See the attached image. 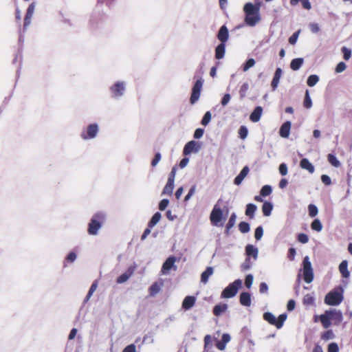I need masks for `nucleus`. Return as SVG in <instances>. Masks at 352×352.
<instances>
[{
    "label": "nucleus",
    "mask_w": 352,
    "mask_h": 352,
    "mask_svg": "<svg viewBox=\"0 0 352 352\" xmlns=\"http://www.w3.org/2000/svg\"><path fill=\"white\" fill-rule=\"evenodd\" d=\"M105 219V214L102 212L94 214L88 223L87 232L90 235H97Z\"/></svg>",
    "instance_id": "f257e3e1"
},
{
    "label": "nucleus",
    "mask_w": 352,
    "mask_h": 352,
    "mask_svg": "<svg viewBox=\"0 0 352 352\" xmlns=\"http://www.w3.org/2000/svg\"><path fill=\"white\" fill-rule=\"evenodd\" d=\"M126 87V82L125 81H116L109 87L111 97L116 100L121 98L125 94Z\"/></svg>",
    "instance_id": "f03ea898"
},
{
    "label": "nucleus",
    "mask_w": 352,
    "mask_h": 352,
    "mask_svg": "<svg viewBox=\"0 0 352 352\" xmlns=\"http://www.w3.org/2000/svg\"><path fill=\"white\" fill-rule=\"evenodd\" d=\"M242 286V280L236 279L233 283H230L221 292V298H230L236 296L239 289Z\"/></svg>",
    "instance_id": "7ed1b4c3"
},
{
    "label": "nucleus",
    "mask_w": 352,
    "mask_h": 352,
    "mask_svg": "<svg viewBox=\"0 0 352 352\" xmlns=\"http://www.w3.org/2000/svg\"><path fill=\"white\" fill-rule=\"evenodd\" d=\"M222 199H219L210 212V220L214 226H218L223 218V210L220 205Z\"/></svg>",
    "instance_id": "20e7f679"
},
{
    "label": "nucleus",
    "mask_w": 352,
    "mask_h": 352,
    "mask_svg": "<svg viewBox=\"0 0 352 352\" xmlns=\"http://www.w3.org/2000/svg\"><path fill=\"white\" fill-rule=\"evenodd\" d=\"M343 289L340 288V291L333 290L329 292L325 298L324 302L327 305L337 306L343 300Z\"/></svg>",
    "instance_id": "39448f33"
},
{
    "label": "nucleus",
    "mask_w": 352,
    "mask_h": 352,
    "mask_svg": "<svg viewBox=\"0 0 352 352\" xmlns=\"http://www.w3.org/2000/svg\"><path fill=\"white\" fill-rule=\"evenodd\" d=\"M99 131L98 124L96 123L89 124L80 133V138L84 140H92L96 138Z\"/></svg>",
    "instance_id": "423d86ee"
},
{
    "label": "nucleus",
    "mask_w": 352,
    "mask_h": 352,
    "mask_svg": "<svg viewBox=\"0 0 352 352\" xmlns=\"http://www.w3.org/2000/svg\"><path fill=\"white\" fill-rule=\"evenodd\" d=\"M303 278L307 283H310L314 280V271L308 256L303 258Z\"/></svg>",
    "instance_id": "0eeeda50"
},
{
    "label": "nucleus",
    "mask_w": 352,
    "mask_h": 352,
    "mask_svg": "<svg viewBox=\"0 0 352 352\" xmlns=\"http://www.w3.org/2000/svg\"><path fill=\"white\" fill-rule=\"evenodd\" d=\"M203 84L204 80L201 78H198L194 84L190 98V102L192 104L197 102L199 99Z\"/></svg>",
    "instance_id": "6e6552de"
},
{
    "label": "nucleus",
    "mask_w": 352,
    "mask_h": 352,
    "mask_svg": "<svg viewBox=\"0 0 352 352\" xmlns=\"http://www.w3.org/2000/svg\"><path fill=\"white\" fill-rule=\"evenodd\" d=\"M177 258L175 256H168L162 265L161 272L163 275H168L170 270L176 271L177 267L175 265Z\"/></svg>",
    "instance_id": "1a4fd4ad"
},
{
    "label": "nucleus",
    "mask_w": 352,
    "mask_h": 352,
    "mask_svg": "<svg viewBox=\"0 0 352 352\" xmlns=\"http://www.w3.org/2000/svg\"><path fill=\"white\" fill-rule=\"evenodd\" d=\"M200 145L195 140H191L186 144L184 146L183 153L185 155H190L192 153H198L200 150Z\"/></svg>",
    "instance_id": "9d476101"
},
{
    "label": "nucleus",
    "mask_w": 352,
    "mask_h": 352,
    "mask_svg": "<svg viewBox=\"0 0 352 352\" xmlns=\"http://www.w3.org/2000/svg\"><path fill=\"white\" fill-rule=\"evenodd\" d=\"M217 38L220 41V43H224L227 42L229 38L228 29L226 25H222L217 33Z\"/></svg>",
    "instance_id": "9b49d317"
},
{
    "label": "nucleus",
    "mask_w": 352,
    "mask_h": 352,
    "mask_svg": "<svg viewBox=\"0 0 352 352\" xmlns=\"http://www.w3.org/2000/svg\"><path fill=\"white\" fill-rule=\"evenodd\" d=\"M328 311L331 320L335 322L336 324H339L343 319L342 313L340 310L335 309H330Z\"/></svg>",
    "instance_id": "f8f14e48"
},
{
    "label": "nucleus",
    "mask_w": 352,
    "mask_h": 352,
    "mask_svg": "<svg viewBox=\"0 0 352 352\" xmlns=\"http://www.w3.org/2000/svg\"><path fill=\"white\" fill-rule=\"evenodd\" d=\"M135 267H129L127 270L117 278L116 282L118 284H122L127 281L129 278L133 275Z\"/></svg>",
    "instance_id": "ddd939ff"
},
{
    "label": "nucleus",
    "mask_w": 352,
    "mask_h": 352,
    "mask_svg": "<svg viewBox=\"0 0 352 352\" xmlns=\"http://www.w3.org/2000/svg\"><path fill=\"white\" fill-rule=\"evenodd\" d=\"M317 316H315V322L317 321ZM318 318L324 328L327 329L331 325V320L327 310L323 314L319 316Z\"/></svg>",
    "instance_id": "4468645a"
},
{
    "label": "nucleus",
    "mask_w": 352,
    "mask_h": 352,
    "mask_svg": "<svg viewBox=\"0 0 352 352\" xmlns=\"http://www.w3.org/2000/svg\"><path fill=\"white\" fill-rule=\"evenodd\" d=\"M243 11L246 15H254V14H260L258 12V6H254L253 3L248 2L244 5Z\"/></svg>",
    "instance_id": "2eb2a0df"
},
{
    "label": "nucleus",
    "mask_w": 352,
    "mask_h": 352,
    "mask_svg": "<svg viewBox=\"0 0 352 352\" xmlns=\"http://www.w3.org/2000/svg\"><path fill=\"white\" fill-rule=\"evenodd\" d=\"M196 297L193 296H187L184 298L182 302V308L184 310L190 309L195 304Z\"/></svg>",
    "instance_id": "dca6fc26"
},
{
    "label": "nucleus",
    "mask_w": 352,
    "mask_h": 352,
    "mask_svg": "<svg viewBox=\"0 0 352 352\" xmlns=\"http://www.w3.org/2000/svg\"><path fill=\"white\" fill-rule=\"evenodd\" d=\"M292 123L290 121L284 122L279 130L280 135L283 138H287L289 135Z\"/></svg>",
    "instance_id": "f3484780"
},
{
    "label": "nucleus",
    "mask_w": 352,
    "mask_h": 352,
    "mask_svg": "<svg viewBox=\"0 0 352 352\" xmlns=\"http://www.w3.org/2000/svg\"><path fill=\"white\" fill-rule=\"evenodd\" d=\"M250 171V169L248 166H244L239 174L234 178V184L235 185H240L244 178L248 175V173Z\"/></svg>",
    "instance_id": "a211bd4d"
},
{
    "label": "nucleus",
    "mask_w": 352,
    "mask_h": 352,
    "mask_svg": "<svg viewBox=\"0 0 352 352\" xmlns=\"http://www.w3.org/2000/svg\"><path fill=\"white\" fill-rule=\"evenodd\" d=\"M282 73H283V71H282L281 68H280V67L276 68L274 75V77H273V79L271 82V86L274 91L276 90V88L278 87Z\"/></svg>",
    "instance_id": "6ab92c4d"
},
{
    "label": "nucleus",
    "mask_w": 352,
    "mask_h": 352,
    "mask_svg": "<svg viewBox=\"0 0 352 352\" xmlns=\"http://www.w3.org/2000/svg\"><path fill=\"white\" fill-rule=\"evenodd\" d=\"M263 113V108L260 106L256 107L250 116V120L253 122H257L260 120Z\"/></svg>",
    "instance_id": "aec40b11"
},
{
    "label": "nucleus",
    "mask_w": 352,
    "mask_h": 352,
    "mask_svg": "<svg viewBox=\"0 0 352 352\" xmlns=\"http://www.w3.org/2000/svg\"><path fill=\"white\" fill-rule=\"evenodd\" d=\"M338 269L343 278H348L350 276V272L348 270V261L346 260H343L340 263Z\"/></svg>",
    "instance_id": "412c9836"
},
{
    "label": "nucleus",
    "mask_w": 352,
    "mask_h": 352,
    "mask_svg": "<svg viewBox=\"0 0 352 352\" xmlns=\"http://www.w3.org/2000/svg\"><path fill=\"white\" fill-rule=\"evenodd\" d=\"M245 253L247 257L252 256L254 260L258 258V248L253 245L248 244L245 247Z\"/></svg>",
    "instance_id": "4be33fe9"
},
{
    "label": "nucleus",
    "mask_w": 352,
    "mask_h": 352,
    "mask_svg": "<svg viewBox=\"0 0 352 352\" xmlns=\"http://www.w3.org/2000/svg\"><path fill=\"white\" fill-rule=\"evenodd\" d=\"M239 301L242 305L250 307L251 305L250 294L246 292H241L239 296Z\"/></svg>",
    "instance_id": "5701e85b"
},
{
    "label": "nucleus",
    "mask_w": 352,
    "mask_h": 352,
    "mask_svg": "<svg viewBox=\"0 0 352 352\" xmlns=\"http://www.w3.org/2000/svg\"><path fill=\"white\" fill-rule=\"evenodd\" d=\"M261 20L260 14L246 15L245 17V22L250 27L255 26L256 24Z\"/></svg>",
    "instance_id": "b1692460"
},
{
    "label": "nucleus",
    "mask_w": 352,
    "mask_h": 352,
    "mask_svg": "<svg viewBox=\"0 0 352 352\" xmlns=\"http://www.w3.org/2000/svg\"><path fill=\"white\" fill-rule=\"evenodd\" d=\"M300 166L307 170L309 173H313L315 170L314 165L307 158H302L300 162Z\"/></svg>",
    "instance_id": "393cba45"
},
{
    "label": "nucleus",
    "mask_w": 352,
    "mask_h": 352,
    "mask_svg": "<svg viewBox=\"0 0 352 352\" xmlns=\"http://www.w3.org/2000/svg\"><path fill=\"white\" fill-rule=\"evenodd\" d=\"M226 53V44L219 43L215 48V58L220 60L223 58Z\"/></svg>",
    "instance_id": "a878e982"
},
{
    "label": "nucleus",
    "mask_w": 352,
    "mask_h": 352,
    "mask_svg": "<svg viewBox=\"0 0 352 352\" xmlns=\"http://www.w3.org/2000/svg\"><path fill=\"white\" fill-rule=\"evenodd\" d=\"M214 270L212 267H207L204 272L201 273V281L206 284L208 283L209 277L213 274Z\"/></svg>",
    "instance_id": "bb28decb"
},
{
    "label": "nucleus",
    "mask_w": 352,
    "mask_h": 352,
    "mask_svg": "<svg viewBox=\"0 0 352 352\" xmlns=\"http://www.w3.org/2000/svg\"><path fill=\"white\" fill-rule=\"evenodd\" d=\"M228 305L224 303L216 305L213 308V314L216 316H219L228 309Z\"/></svg>",
    "instance_id": "cd10ccee"
},
{
    "label": "nucleus",
    "mask_w": 352,
    "mask_h": 352,
    "mask_svg": "<svg viewBox=\"0 0 352 352\" xmlns=\"http://www.w3.org/2000/svg\"><path fill=\"white\" fill-rule=\"evenodd\" d=\"M304 59L302 58H294L290 63V67L294 71L298 70L302 65Z\"/></svg>",
    "instance_id": "c85d7f7f"
},
{
    "label": "nucleus",
    "mask_w": 352,
    "mask_h": 352,
    "mask_svg": "<svg viewBox=\"0 0 352 352\" xmlns=\"http://www.w3.org/2000/svg\"><path fill=\"white\" fill-rule=\"evenodd\" d=\"M273 210V204L270 201H265L262 206V211L263 215L265 217H269L272 211Z\"/></svg>",
    "instance_id": "c756f323"
},
{
    "label": "nucleus",
    "mask_w": 352,
    "mask_h": 352,
    "mask_svg": "<svg viewBox=\"0 0 352 352\" xmlns=\"http://www.w3.org/2000/svg\"><path fill=\"white\" fill-rule=\"evenodd\" d=\"M257 207L254 204H248L246 206L245 214L250 219L254 218Z\"/></svg>",
    "instance_id": "7c9ffc66"
},
{
    "label": "nucleus",
    "mask_w": 352,
    "mask_h": 352,
    "mask_svg": "<svg viewBox=\"0 0 352 352\" xmlns=\"http://www.w3.org/2000/svg\"><path fill=\"white\" fill-rule=\"evenodd\" d=\"M263 319L268 322L270 324L276 327L277 319L275 316L271 312H265L263 314Z\"/></svg>",
    "instance_id": "2f4dec72"
},
{
    "label": "nucleus",
    "mask_w": 352,
    "mask_h": 352,
    "mask_svg": "<svg viewBox=\"0 0 352 352\" xmlns=\"http://www.w3.org/2000/svg\"><path fill=\"white\" fill-rule=\"evenodd\" d=\"M162 214L160 212H155L150 219L148 225L150 228H153L161 219Z\"/></svg>",
    "instance_id": "473e14b6"
},
{
    "label": "nucleus",
    "mask_w": 352,
    "mask_h": 352,
    "mask_svg": "<svg viewBox=\"0 0 352 352\" xmlns=\"http://www.w3.org/2000/svg\"><path fill=\"white\" fill-rule=\"evenodd\" d=\"M174 189V182L167 181L166 186H164L162 195H171Z\"/></svg>",
    "instance_id": "72a5a7b5"
},
{
    "label": "nucleus",
    "mask_w": 352,
    "mask_h": 352,
    "mask_svg": "<svg viewBox=\"0 0 352 352\" xmlns=\"http://www.w3.org/2000/svg\"><path fill=\"white\" fill-rule=\"evenodd\" d=\"M328 162L334 167L338 168L340 166V161L337 159L335 155L329 153L327 155Z\"/></svg>",
    "instance_id": "f704fd0d"
},
{
    "label": "nucleus",
    "mask_w": 352,
    "mask_h": 352,
    "mask_svg": "<svg viewBox=\"0 0 352 352\" xmlns=\"http://www.w3.org/2000/svg\"><path fill=\"white\" fill-rule=\"evenodd\" d=\"M160 285L157 282H155L153 283L149 287V294L151 296H155L160 292Z\"/></svg>",
    "instance_id": "c9c22d12"
},
{
    "label": "nucleus",
    "mask_w": 352,
    "mask_h": 352,
    "mask_svg": "<svg viewBox=\"0 0 352 352\" xmlns=\"http://www.w3.org/2000/svg\"><path fill=\"white\" fill-rule=\"evenodd\" d=\"M319 81V76L316 74L310 75L307 80V85L309 87L315 86Z\"/></svg>",
    "instance_id": "e433bc0d"
},
{
    "label": "nucleus",
    "mask_w": 352,
    "mask_h": 352,
    "mask_svg": "<svg viewBox=\"0 0 352 352\" xmlns=\"http://www.w3.org/2000/svg\"><path fill=\"white\" fill-rule=\"evenodd\" d=\"M311 228L313 230L320 232L322 230V224L320 219H315L311 224Z\"/></svg>",
    "instance_id": "4c0bfd02"
},
{
    "label": "nucleus",
    "mask_w": 352,
    "mask_h": 352,
    "mask_svg": "<svg viewBox=\"0 0 352 352\" xmlns=\"http://www.w3.org/2000/svg\"><path fill=\"white\" fill-rule=\"evenodd\" d=\"M303 105L306 109H310L312 107V101L308 90L305 91Z\"/></svg>",
    "instance_id": "58836bf2"
},
{
    "label": "nucleus",
    "mask_w": 352,
    "mask_h": 352,
    "mask_svg": "<svg viewBox=\"0 0 352 352\" xmlns=\"http://www.w3.org/2000/svg\"><path fill=\"white\" fill-rule=\"evenodd\" d=\"M272 192V188L270 185L263 186L260 191V194L263 197H267L270 195Z\"/></svg>",
    "instance_id": "ea45409f"
},
{
    "label": "nucleus",
    "mask_w": 352,
    "mask_h": 352,
    "mask_svg": "<svg viewBox=\"0 0 352 352\" xmlns=\"http://www.w3.org/2000/svg\"><path fill=\"white\" fill-rule=\"evenodd\" d=\"M239 230L241 233H248L250 230V224L245 221H241L239 224Z\"/></svg>",
    "instance_id": "a19ab883"
},
{
    "label": "nucleus",
    "mask_w": 352,
    "mask_h": 352,
    "mask_svg": "<svg viewBox=\"0 0 352 352\" xmlns=\"http://www.w3.org/2000/svg\"><path fill=\"white\" fill-rule=\"evenodd\" d=\"M335 335L332 330H327L321 335V339L323 340H329L333 339Z\"/></svg>",
    "instance_id": "79ce46f5"
},
{
    "label": "nucleus",
    "mask_w": 352,
    "mask_h": 352,
    "mask_svg": "<svg viewBox=\"0 0 352 352\" xmlns=\"http://www.w3.org/2000/svg\"><path fill=\"white\" fill-rule=\"evenodd\" d=\"M309 215L311 217H316L318 213V209L314 204H309L308 206Z\"/></svg>",
    "instance_id": "37998d69"
},
{
    "label": "nucleus",
    "mask_w": 352,
    "mask_h": 352,
    "mask_svg": "<svg viewBox=\"0 0 352 352\" xmlns=\"http://www.w3.org/2000/svg\"><path fill=\"white\" fill-rule=\"evenodd\" d=\"M255 60L252 58H249L246 60V62L243 65V71L246 72L250 68L252 67L255 65Z\"/></svg>",
    "instance_id": "c03bdc74"
},
{
    "label": "nucleus",
    "mask_w": 352,
    "mask_h": 352,
    "mask_svg": "<svg viewBox=\"0 0 352 352\" xmlns=\"http://www.w3.org/2000/svg\"><path fill=\"white\" fill-rule=\"evenodd\" d=\"M287 314L285 313L280 314L277 319L276 328L280 329L287 319Z\"/></svg>",
    "instance_id": "a18cd8bd"
},
{
    "label": "nucleus",
    "mask_w": 352,
    "mask_h": 352,
    "mask_svg": "<svg viewBox=\"0 0 352 352\" xmlns=\"http://www.w3.org/2000/svg\"><path fill=\"white\" fill-rule=\"evenodd\" d=\"M248 89H249V84L248 82H244L241 86L240 90H239V94H240L241 98H243L245 97L246 93Z\"/></svg>",
    "instance_id": "49530a36"
},
{
    "label": "nucleus",
    "mask_w": 352,
    "mask_h": 352,
    "mask_svg": "<svg viewBox=\"0 0 352 352\" xmlns=\"http://www.w3.org/2000/svg\"><path fill=\"white\" fill-rule=\"evenodd\" d=\"M77 258L76 253L74 251H71L65 257V262L74 263Z\"/></svg>",
    "instance_id": "de8ad7c7"
},
{
    "label": "nucleus",
    "mask_w": 352,
    "mask_h": 352,
    "mask_svg": "<svg viewBox=\"0 0 352 352\" xmlns=\"http://www.w3.org/2000/svg\"><path fill=\"white\" fill-rule=\"evenodd\" d=\"M248 134V129L245 126H241L239 129V135L240 138L244 140L247 138Z\"/></svg>",
    "instance_id": "09e8293b"
},
{
    "label": "nucleus",
    "mask_w": 352,
    "mask_h": 352,
    "mask_svg": "<svg viewBox=\"0 0 352 352\" xmlns=\"http://www.w3.org/2000/svg\"><path fill=\"white\" fill-rule=\"evenodd\" d=\"M211 117V113L210 111H206L202 118L201 122V124L204 126H207L210 122Z\"/></svg>",
    "instance_id": "8fccbe9b"
},
{
    "label": "nucleus",
    "mask_w": 352,
    "mask_h": 352,
    "mask_svg": "<svg viewBox=\"0 0 352 352\" xmlns=\"http://www.w3.org/2000/svg\"><path fill=\"white\" fill-rule=\"evenodd\" d=\"M236 220V214L235 212L231 214L229 220L226 224L228 228H232L234 226Z\"/></svg>",
    "instance_id": "3c124183"
},
{
    "label": "nucleus",
    "mask_w": 352,
    "mask_h": 352,
    "mask_svg": "<svg viewBox=\"0 0 352 352\" xmlns=\"http://www.w3.org/2000/svg\"><path fill=\"white\" fill-rule=\"evenodd\" d=\"M314 303V298L311 294H307L304 296L303 304L306 305H311Z\"/></svg>",
    "instance_id": "603ef678"
},
{
    "label": "nucleus",
    "mask_w": 352,
    "mask_h": 352,
    "mask_svg": "<svg viewBox=\"0 0 352 352\" xmlns=\"http://www.w3.org/2000/svg\"><path fill=\"white\" fill-rule=\"evenodd\" d=\"M341 51L343 54V58L344 60H348L351 56V50L346 47H342Z\"/></svg>",
    "instance_id": "864d4df0"
},
{
    "label": "nucleus",
    "mask_w": 352,
    "mask_h": 352,
    "mask_svg": "<svg viewBox=\"0 0 352 352\" xmlns=\"http://www.w3.org/2000/svg\"><path fill=\"white\" fill-rule=\"evenodd\" d=\"M263 234V228L261 226H258L255 230L254 237L257 241L261 240Z\"/></svg>",
    "instance_id": "5fc2aeb1"
},
{
    "label": "nucleus",
    "mask_w": 352,
    "mask_h": 352,
    "mask_svg": "<svg viewBox=\"0 0 352 352\" xmlns=\"http://www.w3.org/2000/svg\"><path fill=\"white\" fill-rule=\"evenodd\" d=\"M300 30H298L296 32H295L289 38V43L291 44V45H295L297 40H298V38L299 36V34H300Z\"/></svg>",
    "instance_id": "6e6d98bb"
},
{
    "label": "nucleus",
    "mask_w": 352,
    "mask_h": 352,
    "mask_svg": "<svg viewBox=\"0 0 352 352\" xmlns=\"http://www.w3.org/2000/svg\"><path fill=\"white\" fill-rule=\"evenodd\" d=\"M254 276L252 274H248L245 279V285L247 288L250 289L253 283Z\"/></svg>",
    "instance_id": "4d7b16f0"
},
{
    "label": "nucleus",
    "mask_w": 352,
    "mask_h": 352,
    "mask_svg": "<svg viewBox=\"0 0 352 352\" xmlns=\"http://www.w3.org/2000/svg\"><path fill=\"white\" fill-rule=\"evenodd\" d=\"M196 191V185H193L191 186V188H190V190H188V194L186 195L185 198H184V201H188L189 199H190V198L193 196V195L195 194Z\"/></svg>",
    "instance_id": "13d9d810"
},
{
    "label": "nucleus",
    "mask_w": 352,
    "mask_h": 352,
    "mask_svg": "<svg viewBox=\"0 0 352 352\" xmlns=\"http://www.w3.org/2000/svg\"><path fill=\"white\" fill-rule=\"evenodd\" d=\"M168 204H169V200L168 199H163L159 203V206H158L159 210L161 211L164 210L166 208V207L168 206Z\"/></svg>",
    "instance_id": "bf43d9fd"
},
{
    "label": "nucleus",
    "mask_w": 352,
    "mask_h": 352,
    "mask_svg": "<svg viewBox=\"0 0 352 352\" xmlns=\"http://www.w3.org/2000/svg\"><path fill=\"white\" fill-rule=\"evenodd\" d=\"M279 173L281 175L285 176L288 173L287 166L285 163H281L279 166Z\"/></svg>",
    "instance_id": "052dcab7"
},
{
    "label": "nucleus",
    "mask_w": 352,
    "mask_h": 352,
    "mask_svg": "<svg viewBox=\"0 0 352 352\" xmlns=\"http://www.w3.org/2000/svg\"><path fill=\"white\" fill-rule=\"evenodd\" d=\"M252 267V263L250 261V258L249 257H247L245 260V261L241 265V268L243 270H248Z\"/></svg>",
    "instance_id": "680f3d73"
},
{
    "label": "nucleus",
    "mask_w": 352,
    "mask_h": 352,
    "mask_svg": "<svg viewBox=\"0 0 352 352\" xmlns=\"http://www.w3.org/2000/svg\"><path fill=\"white\" fill-rule=\"evenodd\" d=\"M298 241L301 243H307L309 241V237L306 234L300 233L298 235Z\"/></svg>",
    "instance_id": "e2e57ef3"
},
{
    "label": "nucleus",
    "mask_w": 352,
    "mask_h": 352,
    "mask_svg": "<svg viewBox=\"0 0 352 352\" xmlns=\"http://www.w3.org/2000/svg\"><path fill=\"white\" fill-rule=\"evenodd\" d=\"M34 10H35V3L33 2L30 5H29V6L27 9L25 16L32 17L33 14L34 12Z\"/></svg>",
    "instance_id": "0e129e2a"
},
{
    "label": "nucleus",
    "mask_w": 352,
    "mask_h": 352,
    "mask_svg": "<svg viewBox=\"0 0 352 352\" xmlns=\"http://www.w3.org/2000/svg\"><path fill=\"white\" fill-rule=\"evenodd\" d=\"M346 68V65L344 62H340L336 67V72L341 73L344 72Z\"/></svg>",
    "instance_id": "69168bd1"
},
{
    "label": "nucleus",
    "mask_w": 352,
    "mask_h": 352,
    "mask_svg": "<svg viewBox=\"0 0 352 352\" xmlns=\"http://www.w3.org/2000/svg\"><path fill=\"white\" fill-rule=\"evenodd\" d=\"M339 347L336 342H331L328 346V352H338Z\"/></svg>",
    "instance_id": "338daca9"
},
{
    "label": "nucleus",
    "mask_w": 352,
    "mask_h": 352,
    "mask_svg": "<svg viewBox=\"0 0 352 352\" xmlns=\"http://www.w3.org/2000/svg\"><path fill=\"white\" fill-rule=\"evenodd\" d=\"M122 352H136V346L134 344H131L126 346Z\"/></svg>",
    "instance_id": "774afa93"
}]
</instances>
